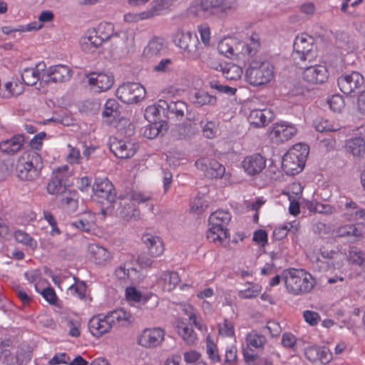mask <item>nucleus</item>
<instances>
[{"label":"nucleus","mask_w":365,"mask_h":365,"mask_svg":"<svg viewBox=\"0 0 365 365\" xmlns=\"http://www.w3.org/2000/svg\"><path fill=\"white\" fill-rule=\"evenodd\" d=\"M282 277L287 292L294 295L309 293L317 284L315 278L304 269H285Z\"/></svg>","instance_id":"f257e3e1"},{"label":"nucleus","mask_w":365,"mask_h":365,"mask_svg":"<svg viewBox=\"0 0 365 365\" xmlns=\"http://www.w3.org/2000/svg\"><path fill=\"white\" fill-rule=\"evenodd\" d=\"M231 215L228 211L217 210L209 217V230L207 232V240L216 245H224L228 242L229 233L227 228L231 220Z\"/></svg>","instance_id":"f03ea898"},{"label":"nucleus","mask_w":365,"mask_h":365,"mask_svg":"<svg viewBox=\"0 0 365 365\" xmlns=\"http://www.w3.org/2000/svg\"><path fill=\"white\" fill-rule=\"evenodd\" d=\"M274 67L265 59H253L246 70L245 78L252 86H259L269 83L274 76Z\"/></svg>","instance_id":"7ed1b4c3"},{"label":"nucleus","mask_w":365,"mask_h":365,"mask_svg":"<svg viewBox=\"0 0 365 365\" xmlns=\"http://www.w3.org/2000/svg\"><path fill=\"white\" fill-rule=\"evenodd\" d=\"M309 154V148L304 144H298L289 150L283 157L282 168L289 175H294L301 172L305 165Z\"/></svg>","instance_id":"20e7f679"},{"label":"nucleus","mask_w":365,"mask_h":365,"mask_svg":"<svg viewBox=\"0 0 365 365\" xmlns=\"http://www.w3.org/2000/svg\"><path fill=\"white\" fill-rule=\"evenodd\" d=\"M43 168L41 157L36 152L21 156L16 165L18 178L21 180L31 181L40 175Z\"/></svg>","instance_id":"39448f33"},{"label":"nucleus","mask_w":365,"mask_h":365,"mask_svg":"<svg viewBox=\"0 0 365 365\" xmlns=\"http://www.w3.org/2000/svg\"><path fill=\"white\" fill-rule=\"evenodd\" d=\"M314 42V38L307 34H302L295 38L292 57L297 63H310L316 59L317 52Z\"/></svg>","instance_id":"423d86ee"},{"label":"nucleus","mask_w":365,"mask_h":365,"mask_svg":"<svg viewBox=\"0 0 365 365\" xmlns=\"http://www.w3.org/2000/svg\"><path fill=\"white\" fill-rule=\"evenodd\" d=\"M92 190L98 202L103 205L101 212L105 215L109 209L113 207V203L116 200L113 184L107 178H98L96 180Z\"/></svg>","instance_id":"0eeeda50"},{"label":"nucleus","mask_w":365,"mask_h":365,"mask_svg":"<svg viewBox=\"0 0 365 365\" xmlns=\"http://www.w3.org/2000/svg\"><path fill=\"white\" fill-rule=\"evenodd\" d=\"M69 177L68 165L61 166L54 170L47 184L48 193L57 196L66 192L68 190L67 185Z\"/></svg>","instance_id":"6e6552de"},{"label":"nucleus","mask_w":365,"mask_h":365,"mask_svg":"<svg viewBox=\"0 0 365 365\" xmlns=\"http://www.w3.org/2000/svg\"><path fill=\"white\" fill-rule=\"evenodd\" d=\"M116 96L125 103H135L145 98V89L138 83H123L117 89Z\"/></svg>","instance_id":"1a4fd4ad"},{"label":"nucleus","mask_w":365,"mask_h":365,"mask_svg":"<svg viewBox=\"0 0 365 365\" xmlns=\"http://www.w3.org/2000/svg\"><path fill=\"white\" fill-rule=\"evenodd\" d=\"M165 331L160 327L145 328L137 337V343L145 349L160 346L165 340Z\"/></svg>","instance_id":"9d476101"},{"label":"nucleus","mask_w":365,"mask_h":365,"mask_svg":"<svg viewBox=\"0 0 365 365\" xmlns=\"http://www.w3.org/2000/svg\"><path fill=\"white\" fill-rule=\"evenodd\" d=\"M109 148L117 158L127 159L135 155L138 148V145L130 140L111 137L109 139Z\"/></svg>","instance_id":"9b49d317"},{"label":"nucleus","mask_w":365,"mask_h":365,"mask_svg":"<svg viewBox=\"0 0 365 365\" xmlns=\"http://www.w3.org/2000/svg\"><path fill=\"white\" fill-rule=\"evenodd\" d=\"M363 76L356 71L345 73L337 79V84L340 91L346 95H351L359 90L364 85Z\"/></svg>","instance_id":"f8f14e48"},{"label":"nucleus","mask_w":365,"mask_h":365,"mask_svg":"<svg viewBox=\"0 0 365 365\" xmlns=\"http://www.w3.org/2000/svg\"><path fill=\"white\" fill-rule=\"evenodd\" d=\"M72 71L67 66L58 64L45 69L42 74V81L46 83H63L68 81L71 77Z\"/></svg>","instance_id":"ddd939ff"},{"label":"nucleus","mask_w":365,"mask_h":365,"mask_svg":"<svg viewBox=\"0 0 365 365\" xmlns=\"http://www.w3.org/2000/svg\"><path fill=\"white\" fill-rule=\"evenodd\" d=\"M266 158L259 153L246 156L242 161V168L245 173L251 177L260 174L266 167Z\"/></svg>","instance_id":"4468645a"},{"label":"nucleus","mask_w":365,"mask_h":365,"mask_svg":"<svg viewBox=\"0 0 365 365\" xmlns=\"http://www.w3.org/2000/svg\"><path fill=\"white\" fill-rule=\"evenodd\" d=\"M86 77L91 87L98 92L109 90L114 83L113 76L110 73L93 72L87 74Z\"/></svg>","instance_id":"2eb2a0df"},{"label":"nucleus","mask_w":365,"mask_h":365,"mask_svg":"<svg viewBox=\"0 0 365 365\" xmlns=\"http://www.w3.org/2000/svg\"><path fill=\"white\" fill-rule=\"evenodd\" d=\"M195 165L209 178H222L225 172V167L214 159L200 158L196 160Z\"/></svg>","instance_id":"dca6fc26"},{"label":"nucleus","mask_w":365,"mask_h":365,"mask_svg":"<svg viewBox=\"0 0 365 365\" xmlns=\"http://www.w3.org/2000/svg\"><path fill=\"white\" fill-rule=\"evenodd\" d=\"M303 71V79L313 84L323 83L329 78L327 67L324 65H314L307 66Z\"/></svg>","instance_id":"f3484780"},{"label":"nucleus","mask_w":365,"mask_h":365,"mask_svg":"<svg viewBox=\"0 0 365 365\" xmlns=\"http://www.w3.org/2000/svg\"><path fill=\"white\" fill-rule=\"evenodd\" d=\"M297 133L296 126L288 122L282 121L274 125L271 135L277 142L287 141Z\"/></svg>","instance_id":"a211bd4d"},{"label":"nucleus","mask_w":365,"mask_h":365,"mask_svg":"<svg viewBox=\"0 0 365 365\" xmlns=\"http://www.w3.org/2000/svg\"><path fill=\"white\" fill-rule=\"evenodd\" d=\"M88 329L91 334L96 337L101 336L112 329L107 314H98L92 317L88 323Z\"/></svg>","instance_id":"6ab92c4d"},{"label":"nucleus","mask_w":365,"mask_h":365,"mask_svg":"<svg viewBox=\"0 0 365 365\" xmlns=\"http://www.w3.org/2000/svg\"><path fill=\"white\" fill-rule=\"evenodd\" d=\"M118 215L126 221L138 220L140 218V212L133 202L125 197H120Z\"/></svg>","instance_id":"aec40b11"},{"label":"nucleus","mask_w":365,"mask_h":365,"mask_svg":"<svg viewBox=\"0 0 365 365\" xmlns=\"http://www.w3.org/2000/svg\"><path fill=\"white\" fill-rule=\"evenodd\" d=\"M46 69V64L40 62L35 68H26L21 73V78L24 83L28 86H34L39 80L42 81L41 71Z\"/></svg>","instance_id":"412c9836"},{"label":"nucleus","mask_w":365,"mask_h":365,"mask_svg":"<svg viewBox=\"0 0 365 365\" xmlns=\"http://www.w3.org/2000/svg\"><path fill=\"white\" fill-rule=\"evenodd\" d=\"M59 203L65 211L68 213L76 212L78 207L79 195L76 190H68L62 194Z\"/></svg>","instance_id":"4be33fe9"},{"label":"nucleus","mask_w":365,"mask_h":365,"mask_svg":"<svg viewBox=\"0 0 365 365\" xmlns=\"http://www.w3.org/2000/svg\"><path fill=\"white\" fill-rule=\"evenodd\" d=\"M273 118V113L270 109H254L249 116L250 123L256 127H262L267 125Z\"/></svg>","instance_id":"5701e85b"},{"label":"nucleus","mask_w":365,"mask_h":365,"mask_svg":"<svg viewBox=\"0 0 365 365\" xmlns=\"http://www.w3.org/2000/svg\"><path fill=\"white\" fill-rule=\"evenodd\" d=\"M111 328H119L126 327L130 323V314L124 309H119L110 312L107 314Z\"/></svg>","instance_id":"b1692460"},{"label":"nucleus","mask_w":365,"mask_h":365,"mask_svg":"<svg viewBox=\"0 0 365 365\" xmlns=\"http://www.w3.org/2000/svg\"><path fill=\"white\" fill-rule=\"evenodd\" d=\"M88 250L96 264L106 265L111 258L110 253L106 248L97 244L90 245Z\"/></svg>","instance_id":"393cba45"},{"label":"nucleus","mask_w":365,"mask_h":365,"mask_svg":"<svg viewBox=\"0 0 365 365\" xmlns=\"http://www.w3.org/2000/svg\"><path fill=\"white\" fill-rule=\"evenodd\" d=\"M24 141V138L22 135H14L0 143V150L7 155H14L21 149Z\"/></svg>","instance_id":"a878e982"},{"label":"nucleus","mask_w":365,"mask_h":365,"mask_svg":"<svg viewBox=\"0 0 365 365\" xmlns=\"http://www.w3.org/2000/svg\"><path fill=\"white\" fill-rule=\"evenodd\" d=\"M336 255H337V252L334 250H320L319 255L317 257L314 262V268L318 269L319 271L329 269L333 266L331 260L334 259Z\"/></svg>","instance_id":"bb28decb"},{"label":"nucleus","mask_w":365,"mask_h":365,"mask_svg":"<svg viewBox=\"0 0 365 365\" xmlns=\"http://www.w3.org/2000/svg\"><path fill=\"white\" fill-rule=\"evenodd\" d=\"M24 90V84L18 79L12 78L4 85L3 88H0V96L3 98H9L12 96L21 94Z\"/></svg>","instance_id":"cd10ccee"},{"label":"nucleus","mask_w":365,"mask_h":365,"mask_svg":"<svg viewBox=\"0 0 365 365\" xmlns=\"http://www.w3.org/2000/svg\"><path fill=\"white\" fill-rule=\"evenodd\" d=\"M142 240L146 245L150 255L153 257H158L163 254L164 251L163 243L159 237L146 234L143 236Z\"/></svg>","instance_id":"c85d7f7f"},{"label":"nucleus","mask_w":365,"mask_h":365,"mask_svg":"<svg viewBox=\"0 0 365 365\" xmlns=\"http://www.w3.org/2000/svg\"><path fill=\"white\" fill-rule=\"evenodd\" d=\"M346 148L354 157L363 158L365 154V141L363 138L355 137L348 140Z\"/></svg>","instance_id":"c756f323"},{"label":"nucleus","mask_w":365,"mask_h":365,"mask_svg":"<svg viewBox=\"0 0 365 365\" xmlns=\"http://www.w3.org/2000/svg\"><path fill=\"white\" fill-rule=\"evenodd\" d=\"M174 41L180 48L190 53L192 52V48L190 46L191 42L193 43V46L195 48L197 39L192 38L191 33L178 32L175 36Z\"/></svg>","instance_id":"7c9ffc66"},{"label":"nucleus","mask_w":365,"mask_h":365,"mask_svg":"<svg viewBox=\"0 0 365 365\" xmlns=\"http://www.w3.org/2000/svg\"><path fill=\"white\" fill-rule=\"evenodd\" d=\"M180 282V277L176 272L168 271L163 272L160 277V283L166 291L174 289Z\"/></svg>","instance_id":"2f4dec72"},{"label":"nucleus","mask_w":365,"mask_h":365,"mask_svg":"<svg viewBox=\"0 0 365 365\" xmlns=\"http://www.w3.org/2000/svg\"><path fill=\"white\" fill-rule=\"evenodd\" d=\"M170 6L165 0H158L153 3L151 8L140 13L142 19H150L155 16L161 15L164 11L169 9Z\"/></svg>","instance_id":"473e14b6"},{"label":"nucleus","mask_w":365,"mask_h":365,"mask_svg":"<svg viewBox=\"0 0 365 365\" xmlns=\"http://www.w3.org/2000/svg\"><path fill=\"white\" fill-rule=\"evenodd\" d=\"M200 125L202 134L205 138L212 139L218 135L219 123L217 121L206 118L201 120Z\"/></svg>","instance_id":"72a5a7b5"},{"label":"nucleus","mask_w":365,"mask_h":365,"mask_svg":"<svg viewBox=\"0 0 365 365\" xmlns=\"http://www.w3.org/2000/svg\"><path fill=\"white\" fill-rule=\"evenodd\" d=\"M241 46L242 53L244 55H247L250 57L254 56L260 48L259 35L257 34H252L250 37L249 42L243 43Z\"/></svg>","instance_id":"f704fd0d"},{"label":"nucleus","mask_w":365,"mask_h":365,"mask_svg":"<svg viewBox=\"0 0 365 365\" xmlns=\"http://www.w3.org/2000/svg\"><path fill=\"white\" fill-rule=\"evenodd\" d=\"M163 49V40L160 38H155L144 48L143 54L145 57L151 58L159 56Z\"/></svg>","instance_id":"c9c22d12"},{"label":"nucleus","mask_w":365,"mask_h":365,"mask_svg":"<svg viewBox=\"0 0 365 365\" xmlns=\"http://www.w3.org/2000/svg\"><path fill=\"white\" fill-rule=\"evenodd\" d=\"M265 343V336L255 331L248 333L246 336L247 347L251 351L262 348Z\"/></svg>","instance_id":"e433bc0d"},{"label":"nucleus","mask_w":365,"mask_h":365,"mask_svg":"<svg viewBox=\"0 0 365 365\" xmlns=\"http://www.w3.org/2000/svg\"><path fill=\"white\" fill-rule=\"evenodd\" d=\"M192 102L197 106H215L217 103V98L204 91H199L194 95Z\"/></svg>","instance_id":"4c0bfd02"},{"label":"nucleus","mask_w":365,"mask_h":365,"mask_svg":"<svg viewBox=\"0 0 365 365\" xmlns=\"http://www.w3.org/2000/svg\"><path fill=\"white\" fill-rule=\"evenodd\" d=\"M177 331L185 344L188 345L195 344L197 335L191 327L182 322L178 324Z\"/></svg>","instance_id":"58836bf2"},{"label":"nucleus","mask_w":365,"mask_h":365,"mask_svg":"<svg viewBox=\"0 0 365 365\" xmlns=\"http://www.w3.org/2000/svg\"><path fill=\"white\" fill-rule=\"evenodd\" d=\"M180 309L182 312L187 315L196 328L200 330L203 329V322L202 319H197V310L191 304L183 303L180 304Z\"/></svg>","instance_id":"ea45409f"},{"label":"nucleus","mask_w":365,"mask_h":365,"mask_svg":"<svg viewBox=\"0 0 365 365\" xmlns=\"http://www.w3.org/2000/svg\"><path fill=\"white\" fill-rule=\"evenodd\" d=\"M104 41L96 32L93 31L88 36L82 39L81 45L84 51H89L91 48H96L101 46Z\"/></svg>","instance_id":"a19ab883"},{"label":"nucleus","mask_w":365,"mask_h":365,"mask_svg":"<svg viewBox=\"0 0 365 365\" xmlns=\"http://www.w3.org/2000/svg\"><path fill=\"white\" fill-rule=\"evenodd\" d=\"M96 32L104 41L109 40L112 37L118 36L117 34L114 31L113 24L109 22L101 23Z\"/></svg>","instance_id":"79ce46f5"},{"label":"nucleus","mask_w":365,"mask_h":365,"mask_svg":"<svg viewBox=\"0 0 365 365\" xmlns=\"http://www.w3.org/2000/svg\"><path fill=\"white\" fill-rule=\"evenodd\" d=\"M43 25L41 24H38L36 22L31 23L27 24L26 26H19L16 28H13L11 26H3L1 29L2 32L4 34L9 35L14 34L16 32L23 33L25 31H31L33 30H38L41 29Z\"/></svg>","instance_id":"37998d69"},{"label":"nucleus","mask_w":365,"mask_h":365,"mask_svg":"<svg viewBox=\"0 0 365 365\" xmlns=\"http://www.w3.org/2000/svg\"><path fill=\"white\" fill-rule=\"evenodd\" d=\"M104 118L115 119L120 115L119 104L115 99H108L105 103L104 110L102 113Z\"/></svg>","instance_id":"c03bdc74"},{"label":"nucleus","mask_w":365,"mask_h":365,"mask_svg":"<svg viewBox=\"0 0 365 365\" xmlns=\"http://www.w3.org/2000/svg\"><path fill=\"white\" fill-rule=\"evenodd\" d=\"M308 209L310 212H318L324 215H331L336 212L334 206L322 203L319 202H312L308 205Z\"/></svg>","instance_id":"a18cd8bd"},{"label":"nucleus","mask_w":365,"mask_h":365,"mask_svg":"<svg viewBox=\"0 0 365 365\" xmlns=\"http://www.w3.org/2000/svg\"><path fill=\"white\" fill-rule=\"evenodd\" d=\"M210 1L211 0H201L200 3L196 1L195 4H192L190 8L191 12H194L197 15L199 14L200 11L216 15L212 4L210 3Z\"/></svg>","instance_id":"49530a36"},{"label":"nucleus","mask_w":365,"mask_h":365,"mask_svg":"<svg viewBox=\"0 0 365 365\" xmlns=\"http://www.w3.org/2000/svg\"><path fill=\"white\" fill-rule=\"evenodd\" d=\"M314 125L315 129L320 133L324 132H335L340 129V126L338 124H332L329 120L319 118H317Z\"/></svg>","instance_id":"de8ad7c7"},{"label":"nucleus","mask_w":365,"mask_h":365,"mask_svg":"<svg viewBox=\"0 0 365 365\" xmlns=\"http://www.w3.org/2000/svg\"><path fill=\"white\" fill-rule=\"evenodd\" d=\"M168 111L177 118H182L187 110V104L182 101H171L167 104Z\"/></svg>","instance_id":"09e8293b"},{"label":"nucleus","mask_w":365,"mask_h":365,"mask_svg":"<svg viewBox=\"0 0 365 365\" xmlns=\"http://www.w3.org/2000/svg\"><path fill=\"white\" fill-rule=\"evenodd\" d=\"M137 270L131 267L129 263H124L118 267L115 270V275L119 279H132L133 274H136Z\"/></svg>","instance_id":"8fccbe9b"},{"label":"nucleus","mask_w":365,"mask_h":365,"mask_svg":"<svg viewBox=\"0 0 365 365\" xmlns=\"http://www.w3.org/2000/svg\"><path fill=\"white\" fill-rule=\"evenodd\" d=\"M222 74L228 80L236 81L241 78L242 70L235 64H230L222 68Z\"/></svg>","instance_id":"3c124183"},{"label":"nucleus","mask_w":365,"mask_h":365,"mask_svg":"<svg viewBox=\"0 0 365 365\" xmlns=\"http://www.w3.org/2000/svg\"><path fill=\"white\" fill-rule=\"evenodd\" d=\"M14 237L17 242L29 247L32 250H35L37 247V242L24 231H16Z\"/></svg>","instance_id":"603ef678"},{"label":"nucleus","mask_w":365,"mask_h":365,"mask_svg":"<svg viewBox=\"0 0 365 365\" xmlns=\"http://www.w3.org/2000/svg\"><path fill=\"white\" fill-rule=\"evenodd\" d=\"M248 287L239 292V297L242 299L255 298L261 292L262 287L258 284L248 283Z\"/></svg>","instance_id":"864d4df0"},{"label":"nucleus","mask_w":365,"mask_h":365,"mask_svg":"<svg viewBox=\"0 0 365 365\" xmlns=\"http://www.w3.org/2000/svg\"><path fill=\"white\" fill-rule=\"evenodd\" d=\"M233 41L230 38H225L220 41L217 46L218 51L227 58H231L235 54L232 46Z\"/></svg>","instance_id":"5fc2aeb1"},{"label":"nucleus","mask_w":365,"mask_h":365,"mask_svg":"<svg viewBox=\"0 0 365 365\" xmlns=\"http://www.w3.org/2000/svg\"><path fill=\"white\" fill-rule=\"evenodd\" d=\"M31 359V352L26 346H19L16 354V361L18 365H24Z\"/></svg>","instance_id":"6e6d98bb"},{"label":"nucleus","mask_w":365,"mask_h":365,"mask_svg":"<svg viewBox=\"0 0 365 365\" xmlns=\"http://www.w3.org/2000/svg\"><path fill=\"white\" fill-rule=\"evenodd\" d=\"M349 260L356 265H362L364 262V253L356 247H351L349 251Z\"/></svg>","instance_id":"4d7b16f0"},{"label":"nucleus","mask_w":365,"mask_h":365,"mask_svg":"<svg viewBox=\"0 0 365 365\" xmlns=\"http://www.w3.org/2000/svg\"><path fill=\"white\" fill-rule=\"evenodd\" d=\"M173 62L170 58H163L153 66V71L158 73H168L172 71Z\"/></svg>","instance_id":"13d9d810"},{"label":"nucleus","mask_w":365,"mask_h":365,"mask_svg":"<svg viewBox=\"0 0 365 365\" xmlns=\"http://www.w3.org/2000/svg\"><path fill=\"white\" fill-rule=\"evenodd\" d=\"M329 108L334 112L340 113L344 107V101L340 95H333L327 101Z\"/></svg>","instance_id":"bf43d9fd"},{"label":"nucleus","mask_w":365,"mask_h":365,"mask_svg":"<svg viewBox=\"0 0 365 365\" xmlns=\"http://www.w3.org/2000/svg\"><path fill=\"white\" fill-rule=\"evenodd\" d=\"M71 225L76 227L81 231L89 232L93 227L92 220H90L86 217H81L75 222H73Z\"/></svg>","instance_id":"052dcab7"},{"label":"nucleus","mask_w":365,"mask_h":365,"mask_svg":"<svg viewBox=\"0 0 365 365\" xmlns=\"http://www.w3.org/2000/svg\"><path fill=\"white\" fill-rule=\"evenodd\" d=\"M125 197L130 202L135 201L138 203H144L152 199V194L133 191Z\"/></svg>","instance_id":"680f3d73"},{"label":"nucleus","mask_w":365,"mask_h":365,"mask_svg":"<svg viewBox=\"0 0 365 365\" xmlns=\"http://www.w3.org/2000/svg\"><path fill=\"white\" fill-rule=\"evenodd\" d=\"M197 132V128L195 124L186 123L179 126V133L183 138H190Z\"/></svg>","instance_id":"e2e57ef3"},{"label":"nucleus","mask_w":365,"mask_h":365,"mask_svg":"<svg viewBox=\"0 0 365 365\" xmlns=\"http://www.w3.org/2000/svg\"><path fill=\"white\" fill-rule=\"evenodd\" d=\"M43 218L48 222V224L51 226V235H58L61 234V230L57 227V222L53 215L48 210H44L43 212Z\"/></svg>","instance_id":"0e129e2a"},{"label":"nucleus","mask_w":365,"mask_h":365,"mask_svg":"<svg viewBox=\"0 0 365 365\" xmlns=\"http://www.w3.org/2000/svg\"><path fill=\"white\" fill-rule=\"evenodd\" d=\"M144 116L148 122L156 123L160 116V110L155 105L149 106L145 110Z\"/></svg>","instance_id":"69168bd1"},{"label":"nucleus","mask_w":365,"mask_h":365,"mask_svg":"<svg viewBox=\"0 0 365 365\" xmlns=\"http://www.w3.org/2000/svg\"><path fill=\"white\" fill-rule=\"evenodd\" d=\"M71 294L83 299L86 297V286L84 282L73 284L69 287Z\"/></svg>","instance_id":"338daca9"},{"label":"nucleus","mask_w":365,"mask_h":365,"mask_svg":"<svg viewBox=\"0 0 365 365\" xmlns=\"http://www.w3.org/2000/svg\"><path fill=\"white\" fill-rule=\"evenodd\" d=\"M210 3L212 4L216 15H218L220 13L227 12L231 9L227 0H211Z\"/></svg>","instance_id":"774afa93"}]
</instances>
